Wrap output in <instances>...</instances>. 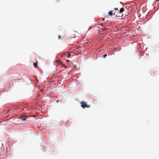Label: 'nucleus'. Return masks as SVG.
I'll list each match as a JSON object with an SVG mask.
<instances>
[{"mask_svg": "<svg viewBox=\"0 0 159 159\" xmlns=\"http://www.w3.org/2000/svg\"><path fill=\"white\" fill-rule=\"evenodd\" d=\"M123 11H124V9L123 8H121L120 10L119 11V13H122Z\"/></svg>", "mask_w": 159, "mask_h": 159, "instance_id": "3", "label": "nucleus"}, {"mask_svg": "<svg viewBox=\"0 0 159 159\" xmlns=\"http://www.w3.org/2000/svg\"><path fill=\"white\" fill-rule=\"evenodd\" d=\"M26 118H23V117H21V120H26Z\"/></svg>", "mask_w": 159, "mask_h": 159, "instance_id": "5", "label": "nucleus"}, {"mask_svg": "<svg viewBox=\"0 0 159 159\" xmlns=\"http://www.w3.org/2000/svg\"><path fill=\"white\" fill-rule=\"evenodd\" d=\"M114 10H118V9L117 8H114Z\"/></svg>", "mask_w": 159, "mask_h": 159, "instance_id": "7", "label": "nucleus"}, {"mask_svg": "<svg viewBox=\"0 0 159 159\" xmlns=\"http://www.w3.org/2000/svg\"><path fill=\"white\" fill-rule=\"evenodd\" d=\"M61 37V36L60 35L58 36V39H60Z\"/></svg>", "mask_w": 159, "mask_h": 159, "instance_id": "8", "label": "nucleus"}, {"mask_svg": "<svg viewBox=\"0 0 159 159\" xmlns=\"http://www.w3.org/2000/svg\"><path fill=\"white\" fill-rule=\"evenodd\" d=\"M107 54H105L103 55V57L104 58H106V57L107 56Z\"/></svg>", "mask_w": 159, "mask_h": 159, "instance_id": "6", "label": "nucleus"}, {"mask_svg": "<svg viewBox=\"0 0 159 159\" xmlns=\"http://www.w3.org/2000/svg\"><path fill=\"white\" fill-rule=\"evenodd\" d=\"M70 53H69V54H68V57H70Z\"/></svg>", "mask_w": 159, "mask_h": 159, "instance_id": "9", "label": "nucleus"}, {"mask_svg": "<svg viewBox=\"0 0 159 159\" xmlns=\"http://www.w3.org/2000/svg\"><path fill=\"white\" fill-rule=\"evenodd\" d=\"M102 20L103 21V20H104L105 19H104L103 18V19H102Z\"/></svg>", "mask_w": 159, "mask_h": 159, "instance_id": "10", "label": "nucleus"}, {"mask_svg": "<svg viewBox=\"0 0 159 159\" xmlns=\"http://www.w3.org/2000/svg\"><path fill=\"white\" fill-rule=\"evenodd\" d=\"M80 104H81V106L84 108L86 107H89V106L87 104L84 102H81Z\"/></svg>", "mask_w": 159, "mask_h": 159, "instance_id": "1", "label": "nucleus"}, {"mask_svg": "<svg viewBox=\"0 0 159 159\" xmlns=\"http://www.w3.org/2000/svg\"><path fill=\"white\" fill-rule=\"evenodd\" d=\"M37 63H38V62L37 61L36 63H34L33 65H34V67H37Z\"/></svg>", "mask_w": 159, "mask_h": 159, "instance_id": "4", "label": "nucleus"}, {"mask_svg": "<svg viewBox=\"0 0 159 159\" xmlns=\"http://www.w3.org/2000/svg\"><path fill=\"white\" fill-rule=\"evenodd\" d=\"M108 13L109 15H110V16H112L113 15H115V13H114V14H113V13H112V11H110Z\"/></svg>", "mask_w": 159, "mask_h": 159, "instance_id": "2", "label": "nucleus"}]
</instances>
